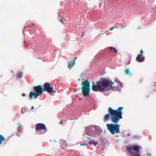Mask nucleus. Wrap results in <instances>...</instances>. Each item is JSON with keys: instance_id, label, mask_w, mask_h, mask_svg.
<instances>
[{"instance_id": "nucleus-9", "label": "nucleus", "mask_w": 156, "mask_h": 156, "mask_svg": "<svg viewBox=\"0 0 156 156\" xmlns=\"http://www.w3.org/2000/svg\"><path fill=\"white\" fill-rule=\"evenodd\" d=\"M77 58V57H75L73 59L71 62H68V65L71 67H73L74 66L75 63V60Z\"/></svg>"}, {"instance_id": "nucleus-6", "label": "nucleus", "mask_w": 156, "mask_h": 156, "mask_svg": "<svg viewBox=\"0 0 156 156\" xmlns=\"http://www.w3.org/2000/svg\"><path fill=\"white\" fill-rule=\"evenodd\" d=\"M36 133L40 134H44L48 130L45 125L42 123H38L35 125Z\"/></svg>"}, {"instance_id": "nucleus-28", "label": "nucleus", "mask_w": 156, "mask_h": 156, "mask_svg": "<svg viewBox=\"0 0 156 156\" xmlns=\"http://www.w3.org/2000/svg\"><path fill=\"white\" fill-rule=\"evenodd\" d=\"M155 7H156V5Z\"/></svg>"}, {"instance_id": "nucleus-23", "label": "nucleus", "mask_w": 156, "mask_h": 156, "mask_svg": "<svg viewBox=\"0 0 156 156\" xmlns=\"http://www.w3.org/2000/svg\"><path fill=\"white\" fill-rule=\"evenodd\" d=\"M63 123V122L62 121L60 122H59V124H62Z\"/></svg>"}, {"instance_id": "nucleus-12", "label": "nucleus", "mask_w": 156, "mask_h": 156, "mask_svg": "<svg viewBox=\"0 0 156 156\" xmlns=\"http://www.w3.org/2000/svg\"><path fill=\"white\" fill-rule=\"evenodd\" d=\"M89 144H90V145L93 144L95 146L97 145L98 144L97 142L94 141H90L89 142Z\"/></svg>"}, {"instance_id": "nucleus-7", "label": "nucleus", "mask_w": 156, "mask_h": 156, "mask_svg": "<svg viewBox=\"0 0 156 156\" xmlns=\"http://www.w3.org/2000/svg\"><path fill=\"white\" fill-rule=\"evenodd\" d=\"M44 87L45 90H46L49 93H52V92H55V91L54 90V87L51 86V84L49 83H45L44 85Z\"/></svg>"}, {"instance_id": "nucleus-14", "label": "nucleus", "mask_w": 156, "mask_h": 156, "mask_svg": "<svg viewBox=\"0 0 156 156\" xmlns=\"http://www.w3.org/2000/svg\"><path fill=\"white\" fill-rule=\"evenodd\" d=\"M23 76V73L20 72L19 73L17 76V77L18 78H21Z\"/></svg>"}, {"instance_id": "nucleus-3", "label": "nucleus", "mask_w": 156, "mask_h": 156, "mask_svg": "<svg viewBox=\"0 0 156 156\" xmlns=\"http://www.w3.org/2000/svg\"><path fill=\"white\" fill-rule=\"evenodd\" d=\"M33 88L35 91H32L30 92L29 96L30 98H32L33 96L34 97V98H36L38 96L42 94L43 92L45 91V89L42 85L34 86Z\"/></svg>"}, {"instance_id": "nucleus-24", "label": "nucleus", "mask_w": 156, "mask_h": 156, "mask_svg": "<svg viewBox=\"0 0 156 156\" xmlns=\"http://www.w3.org/2000/svg\"><path fill=\"white\" fill-rule=\"evenodd\" d=\"M83 32V34H82L81 35V36H82H82H83V34H84V32Z\"/></svg>"}, {"instance_id": "nucleus-2", "label": "nucleus", "mask_w": 156, "mask_h": 156, "mask_svg": "<svg viewBox=\"0 0 156 156\" xmlns=\"http://www.w3.org/2000/svg\"><path fill=\"white\" fill-rule=\"evenodd\" d=\"M114 82L106 78H101L96 83L93 82L92 85V90L94 91L104 92L105 89L110 86V89L113 90L116 87L114 85Z\"/></svg>"}, {"instance_id": "nucleus-26", "label": "nucleus", "mask_w": 156, "mask_h": 156, "mask_svg": "<svg viewBox=\"0 0 156 156\" xmlns=\"http://www.w3.org/2000/svg\"><path fill=\"white\" fill-rule=\"evenodd\" d=\"M88 138V139H90V137H89V138Z\"/></svg>"}, {"instance_id": "nucleus-25", "label": "nucleus", "mask_w": 156, "mask_h": 156, "mask_svg": "<svg viewBox=\"0 0 156 156\" xmlns=\"http://www.w3.org/2000/svg\"><path fill=\"white\" fill-rule=\"evenodd\" d=\"M20 126H19V127H18V128H20Z\"/></svg>"}, {"instance_id": "nucleus-8", "label": "nucleus", "mask_w": 156, "mask_h": 156, "mask_svg": "<svg viewBox=\"0 0 156 156\" xmlns=\"http://www.w3.org/2000/svg\"><path fill=\"white\" fill-rule=\"evenodd\" d=\"M144 52L142 49H141L140 51V54H138L136 58V60L138 62H142L144 60L145 58L144 57H142L141 58L140 57L142 56Z\"/></svg>"}, {"instance_id": "nucleus-5", "label": "nucleus", "mask_w": 156, "mask_h": 156, "mask_svg": "<svg viewBox=\"0 0 156 156\" xmlns=\"http://www.w3.org/2000/svg\"><path fill=\"white\" fill-rule=\"evenodd\" d=\"M127 151L131 156H141L139 153L140 147L138 146H132L127 147Z\"/></svg>"}, {"instance_id": "nucleus-21", "label": "nucleus", "mask_w": 156, "mask_h": 156, "mask_svg": "<svg viewBox=\"0 0 156 156\" xmlns=\"http://www.w3.org/2000/svg\"><path fill=\"white\" fill-rule=\"evenodd\" d=\"M31 110H34V107L33 106L31 107Z\"/></svg>"}, {"instance_id": "nucleus-1", "label": "nucleus", "mask_w": 156, "mask_h": 156, "mask_svg": "<svg viewBox=\"0 0 156 156\" xmlns=\"http://www.w3.org/2000/svg\"><path fill=\"white\" fill-rule=\"evenodd\" d=\"M123 107H119L117 109L114 110L111 107L108 109V114H106L104 116L105 121L109 119L114 124L111 123L106 124L108 130L112 134L120 133V126L117 123L122 118Z\"/></svg>"}, {"instance_id": "nucleus-18", "label": "nucleus", "mask_w": 156, "mask_h": 156, "mask_svg": "<svg viewBox=\"0 0 156 156\" xmlns=\"http://www.w3.org/2000/svg\"><path fill=\"white\" fill-rule=\"evenodd\" d=\"M59 21L61 22L63 24H64V22L63 21V19H61L60 20H59Z\"/></svg>"}, {"instance_id": "nucleus-22", "label": "nucleus", "mask_w": 156, "mask_h": 156, "mask_svg": "<svg viewBox=\"0 0 156 156\" xmlns=\"http://www.w3.org/2000/svg\"><path fill=\"white\" fill-rule=\"evenodd\" d=\"M86 145V144H80V145H81V146H82V145Z\"/></svg>"}, {"instance_id": "nucleus-19", "label": "nucleus", "mask_w": 156, "mask_h": 156, "mask_svg": "<svg viewBox=\"0 0 156 156\" xmlns=\"http://www.w3.org/2000/svg\"><path fill=\"white\" fill-rule=\"evenodd\" d=\"M18 136H19L20 135V133H18L17 134Z\"/></svg>"}, {"instance_id": "nucleus-16", "label": "nucleus", "mask_w": 156, "mask_h": 156, "mask_svg": "<svg viewBox=\"0 0 156 156\" xmlns=\"http://www.w3.org/2000/svg\"><path fill=\"white\" fill-rule=\"evenodd\" d=\"M116 28V27H111L110 29V30L111 31H112V30L114 29V28Z\"/></svg>"}, {"instance_id": "nucleus-15", "label": "nucleus", "mask_w": 156, "mask_h": 156, "mask_svg": "<svg viewBox=\"0 0 156 156\" xmlns=\"http://www.w3.org/2000/svg\"><path fill=\"white\" fill-rule=\"evenodd\" d=\"M125 73L126 74H129V75H131L132 74L130 73H129V69H127L125 70Z\"/></svg>"}, {"instance_id": "nucleus-27", "label": "nucleus", "mask_w": 156, "mask_h": 156, "mask_svg": "<svg viewBox=\"0 0 156 156\" xmlns=\"http://www.w3.org/2000/svg\"><path fill=\"white\" fill-rule=\"evenodd\" d=\"M149 155L150 156H151V155H150V154H149Z\"/></svg>"}, {"instance_id": "nucleus-4", "label": "nucleus", "mask_w": 156, "mask_h": 156, "mask_svg": "<svg viewBox=\"0 0 156 156\" xmlns=\"http://www.w3.org/2000/svg\"><path fill=\"white\" fill-rule=\"evenodd\" d=\"M83 85L81 89L82 90L83 95L85 97L89 95L90 91V83L88 80H86L82 83Z\"/></svg>"}, {"instance_id": "nucleus-10", "label": "nucleus", "mask_w": 156, "mask_h": 156, "mask_svg": "<svg viewBox=\"0 0 156 156\" xmlns=\"http://www.w3.org/2000/svg\"><path fill=\"white\" fill-rule=\"evenodd\" d=\"M5 140V138L2 135H0V145L2 144V141H4Z\"/></svg>"}, {"instance_id": "nucleus-20", "label": "nucleus", "mask_w": 156, "mask_h": 156, "mask_svg": "<svg viewBox=\"0 0 156 156\" xmlns=\"http://www.w3.org/2000/svg\"><path fill=\"white\" fill-rule=\"evenodd\" d=\"M22 96L24 97H26V94H22Z\"/></svg>"}, {"instance_id": "nucleus-13", "label": "nucleus", "mask_w": 156, "mask_h": 156, "mask_svg": "<svg viewBox=\"0 0 156 156\" xmlns=\"http://www.w3.org/2000/svg\"><path fill=\"white\" fill-rule=\"evenodd\" d=\"M115 82L116 83H117L119 84V85L121 87H122V83L118 79H116L115 80Z\"/></svg>"}, {"instance_id": "nucleus-17", "label": "nucleus", "mask_w": 156, "mask_h": 156, "mask_svg": "<svg viewBox=\"0 0 156 156\" xmlns=\"http://www.w3.org/2000/svg\"><path fill=\"white\" fill-rule=\"evenodd\" d=\"M121 28H120V29H121V28H124L126 27V26H123V25L122 24H121Z\"/></svg>"}, {"instance_id": "nucleus-11", "label": "nucleus", "mask_w": 156, "mask_h": 156, "mask_svg": "<svg viewBox=\"0 0 156 156\" xmlns=\"http://www.w3.org/2000/svg\"><path fill=\"white\" fill-rule=\"evenodd\" d=\"M109 48L110 50L112 52H115V53H117V51L115 48H114L112 47H110Z\"/></svg>"}]
</instances>
